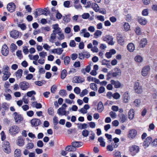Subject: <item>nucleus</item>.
Segmentation results:
<instances>
[{"instance_id": "23", "label": "nucleus", "mask_w": 157, "mask_h": 157, "mask_svg": "<svg viewBox=\"0 0 157 157\" xmlns=\"http://www.w3.org/2000/svg\"><path fill=\"white\" fill-rule=\"evenodd\" d=\"M119 117V121L121 123L124 122L127 120V116L122 113L118 115Z\"/></svg>"}, {"instance_id": "41", "label": "nucleus", "mask_w": 157, "mask_h": 157, "mask_svg": "<svg viewBox=\"0 0 157 157\" xmlns=\"http://www.w3.org/2000/svg\"><path fill=\"white\" fill-rule=\"evenodd\" d=\"M102 33L101 31L97 30L94 34V38H97L98 37L101 36Z\"/></svg>"}, {"instance_id": "3", "label": "nucleus", "mask_w": 157, "mask_h": 157, "mask_svg": "<svg viewBox=\"0 0 157 157\" xmlns=\"http://www.w3.org/2000/svg\"><path fill=\"white\" fill-rule=\"evenodd\" d=\"M134 89L135 92L137 94H140L143 91L142 87L140 85L139 82H135L134 85Z\"/></svg>"}, {"instance_id": "31", "label": "nucleus", "mask_w": 157, "mask_h": 157, "mask_svg": "<svg viewBox=\"0 0 157 157\" xmlns=\"http://www.w3.org/2000/svg\"><path fill=\"white\" fill-rule=\"evenodd\" d=\"M71 144L75 149V147H79L82 145V143L78 141L73 142Z\"/></svg>"}, {"instance_id": "2", "label": "nucleus", "mask_w": 157, "mask_h": 157, "mask_svg": "<svg viewBox=\"0 0 157 157\" xmlns=\"http://www.w3.org/2000/svg\"><path fill=\"white\" fill-rule=\"evenodd\" d=\"M137 133V131L135 129H131L128 132L127 137L130 140L133 139L136 136Z\"/></svg>"}, {"instance_id": "1", "label": "nucleus", "mask_w": 157, "mask_h": 157, "mask_svg": "<svg viewBox=\"0 0 157 157\" xmlns=\"http://www.w3.org/2000/svg\"><path fill=\"white\" fill-rule=\"evenodd\" d=\"M20 131L19 128L17 125H13L9 129V132L11 135H16Z\"/></svg>"}, {"instance_id": "35", "label": "nucleus", "mask_w": 157, "mask_h": 157, "mask_svg": "<svg viewBox=\"0 0 157 157\" xmlns=\"http://www.w3.org/2000/svg\"><path fill=\"white\" fill-rule=\"evenodd\" d=\"M98 141L100 143V146L102 147L105 146V139L102 137H100L98 138Z\"/></svg>"}, {"instance_id": "27", "label": "nucleus", "mask_w": 157, "mask_h": 157, "mask_svg": "<svg viewBox=\"0 0 157 157\" xmlns=\"http://www.w3.org/2000/svg\"><path fill=\"white\" fill-rule=\"evenodd\" d=\"M117 39L118 43L121 45H123L124 44V38L121 36V35H119L117 36Z\"/></svg>"}, {"instance_id": "4", "label": "nucleus", "mask_w": 157, "mask_h": 157, "mask_svg": "<svg viewBox=\"0 0 157 157\" xmlns=\"http://www.w3.org/2000/svg\"><path fill=\"white\" fill-rule=\"evenodd\" d=\"M129 151L132 155H134L137 153L139 151V147L134 145L129 147Z\"/></svg>"}, {"instance_id": "40", "label": "nucleus", "mask_w": 157, "mask_h": 157, "mask_svg": "<svg viewBox=\"0 0 157 157\" xmlns=\"http://www.w3.org/2000/svg\"><path fill=\"white\" fill-rule=\"evenodd\" d=\"M138 22L141 25H145L146 24L147 21L144 18L140 17L139 19Z\"/></svg>"}, {"instance_id": "52", "label": "nucleus", "mask_w": 157, "mask_h": 157, "mask_svg": "<svg viewBox=\"0 0 157 157\" xmlns=\"http://www.w3.org/2000/svg\"><path fill=\"white\" fill-rule=\"evenodd\" d=\"M88 93V91L86 89H85L82 90L80 94V96L81 97H83L84 96L87 94Z\"/></svg>"}, {"instance_id": "36", "label": "nucleus", "mask_w": 157, "mask_h": 157, "mask_svg": "<svg viewBox=\"0 0 157 157\" xmlns=\"http://www.w3.org/2000/svg\"><path fill=\"white\" fill-rule=\"evenodd\" d=\"M9 71V68L7 65L4 66L2 70V72L3 74L10 73Z\"/></svg>"}, {"instance_id": "62", "label": "nucleus", "mask_w": 157, "mask_h": 157, "mask_svg": "<svg viewBox=\"0 0 157 157\" xmlns=\"http://www.w3.org/2000/svg\"><path fill=\"white\" fill-rule=\"evenodd\" d=\"M37 146L40 147H42L44 146V144L43 141L41 140H38L37 142Z\"/></svg>"}, {"instance_id": "30", "label": "nucleus", "mask_w": 157, "mask_h": 157, "mask_svg": "<svg viewBox=\"0 0 157 157\" xmlns=\"http://www.w3.org/2000/svg\"><path fill=\"white\" fill-rule=\"evenodd\" d=\"M104 109V106L101 101L99 102L97 105V110L98 112H101Z\"/></svg>"}, {"instance_id": "56", "label": "nucleus", "mask_w": 157, "mask_h": 157, "mask_svg": "<svg viewBox=\"0 0 157 157\" xmlns=\"http://www.w3.org/2000/svg\"><path fill=\"white\" fill-rule=\"evenodd\" d=\"M36 94V92L34 90H32L28 92L27 93V95L28 97H31L33 95H35Z\"/></svg>"}, {"instance_id": "9", "label": "nucleus", "mask_w": 157, "mask_h": 157, "mask_svg": "<svg viewBox=\"0 0 157 157\" xmlns=\"http://www.w3.org/2000/svg\"><path fill=\"white\" fill-rule=\"evenodd\" d=\"M150 70V67L149 66H146L142 68L141 71V75L144 77L147 75Z\"/></svg>"}, {"instance_id": "51", "label": "nucleus", "mask_w": 157, "mask_h": 157, "mask_svg": "<svg viewBox=\"0 0 157 157\" xmlns=\"http://www.w3.org/2000/svg\"><path fill=\"white\" fill-rule=\"evenodd\" d=\"M135 60L136 62L140 63L142 61L143 58L140 56L138 55L135 57Z\"/></svg>"}, {"instance_id": "47", "label": "nucleus", "mask_w": 157, "mask_h": 157, "mask_svg": "<svg viewBox=\"0 0 157 157\" xmlns=\"http://www.w3.org/2000/svg\"><path fill=\"white\" fill-rule=\"evenodd\" d=\"M67 72L66 70L64 69L62 71L61 74V78L62 79H64L67 75Z\"/></svg>"}, {"instance_id": "57", "label": "nucleus", "mask_w": 157, "mask_h": 157, "mask_svg": "<svg viewBox=\"0 0 157 157\" xmlns=\"http://www.w3.org/2000/svg\"><path fill=\"white\" fill-rule=\"evenodd\" d=\"M135 31L136 33L138 35H140L141 33L140 29L138 27H136L135 29Z\"/></svg>"}, {"instance_id": "55", "label": "nucleus", "mask_w": 157, "mask_h": 157, "mask_svg": "<svg viewBox=\"0 0 157 157\" xmlns=\"http://www.w3.org/2000/svg\"><path fill=\"white\" fill-rule=\"evenodd\" d=\"M39 55L40 57L44 58L47 56V53L46 52L43 51L39 53Z\"/></svg>"}, {"instance_id": "60", "label": "nucleus", "mask_w": 157, "mask_h": 157, "mask_svg": "<svg viewBox=\"0 0 157 157\" xmlns=\"http://www.w3.org/2000/svg\"><path fill=\"white\" fill-rule=\"evenodd\" d=\"M74 91V92L77 94L80 93L81 90L78 87H75Z\"/></svg>"}, {"instance_id": "46", "label": "nucleus", "mask_w": 157, "mask_h": 157, "mask_svg": "<svg viewBox=\"0 0 157 157\" xmlns=\"http://www.w3.org/2000/svg\"><path fill=\"white\" fill-rule=\"evenodd\" d=\"M10 93H5L4 95L5 97V99L7 101H10L12 99V96L10 94Z\"/></svg>"}, {"instance_id": "15", "label": "nucleus", "mask_w": 157, "mask_h": 157, "mask_svg": "<svg viewBox=\"0 0 157 157\" xmlns=\"http://www.w3.org/2000/svg\"><path fill=\"white\" fill-rule=\"evenodd\" d=\"M123 101L125 103L128 102L130 99V97L128 92H126L123 95Z\"/></svg>"}, {"instance_id": "43", "label": "nucleus", "mask_w": 157, "mask_h": 157, "mask_svg": "<svg viewBox=\"0 0 157 157\" xmlns=\"http://www.w3.org/2000/svg\"><path fill=\"white\" fill-rule=\"evenodd\" d=\"M66 151H73L75 150V149L72 146L69 145L67 146L65 149Z\"/></svg>"}, {"instance_id": "25", "label": "nucleus", "mask_w": 157, "mask_h": 157, "mask_svg": "<svg viewBox=\"0 0 157 157\" xmlns=\"http://www.w3.org/2000/svg\"><path fill=\"white\" fill-rule=\"evenodd\" d=\"M128 50L130 52H133L135 49V47L134 44L132 43H129L127 46Z\"/></svg>"}, {"instance_id": "5", "label": "nucleus", "mask_w": 157, "mask_h": 157, "mask_svg": "<svg viewBox=\"0 0 157 157\" xmlns=\"http://www.w3.org/2000/svg\"><path fill=\"white\" fill-rule=\"evenodd\" d=\"M67 105L65 104H63L62 107L59 108L57 110V113L59 115H64L66 114L67 112L65 110Z\"/></svg>"}, {"instance_id": "19", "label": "nucleus", "mask_w": 157, "mask_h": 157, "mask_svg": "<svg viewBox=\"0 0 157 157\" xmlns=\"http://www.w3.org/2000/svg\"><path fill=\"white\" fill-rule=\"evenodd\" d=\"M84 81V80L83 78L80 77L75 76L73 78L72 82L77 83H82Z\"/></svg>"}, {"instance_id": "12", "label": "nucleus", "mask_w": 157, "mask_h": 157, "mask_svg": "<svg viewBox=\"0 0 157 157\" xmlns=\"http://www.w3.org/2000/svg\"><path fill=\"white\" fill-rule=\"evenodd\" d=\"M103 40L105 41H107L110 45H113L114 44L113 40V39L112 37L110 35H106L104 37Z\"/></svg>"}, {"instance_id": "63", "label": "nucleus", "mask_w": 157, "mask_h": 157, "mask_svg": "<svg viewBox=\"0 0 157 157\" xmlns=\"http://www.w3.org/2000/svg\"><path fill=\"white\" fill-rule=\"evenodd\" d=\"M73 29L75 32H77L80 30V28L79 25H75L73 27Z\"/></svg>"}, {"instance_id": "61", "label": "nucleus", "mask_w": 157, "mask_h": 157, "mask_svg": "<svg viewBox=\"0 0 157 157\" xmlns=\"http://www.w3.org/2000/svg\"><path fill=\"white\" fill-rule=\"evenodd\" d=\"M48 112L50 115H53L54 113L53 108L52 107L49 108L48 109Z\"/></svg>"}, {"instance_id": "16", "label": "nucleus", "mask_w": 157, "mask_h": 157, "mask_svg": "<svg viewBox=\"0 0 157 157\" xmlns=\"http://www.w3.org/2000/svg\"><path fill=\"white\" fill-rule=\"evenodd\" d=\"M90 107L88 104L85 105L83 107L78 110V111L81 113L84 114L87 113V110L90 108Z\"/></svg>"}, {"instance_id": "45", "label": "nucleus", "mask_w": 157, "mask_h": 157, "mask_svg": "<svg viewBox=\"0 0 157 157\" xmlns=\"http://www.w3.org/2000/svg\"><path fill=\"white\" fill-rule=\"evenodd\" d=\"M92 7L96 12H98L99 11V7L98 4L96 3H93L92 5Z\"/></svg>"}, {"instance_id": "53", "label": "nucleus", "mask_w": 157, "mask_h": 157, "mask_svg": "<svg viewBox=\"0 0 157 157\" xmlns=\"http://www.w3.org/2000/svg\"><path fill=\"white\" fill-rule=\"evenodd\" d=\"M34 144L32 142L29 143L26 146V148L28 149H32L34 147Z\"/></svg>"}, {"instance_id": "50", "label": "nucleus", "mask_w": 157, "mask_h": 157, "mask_svg": "<svg viewBox=\"0 0 157 157\" xmlns=\"http://www.w3.org/2000/svg\"><path fill=\"white\" fill-rule=\"evenodd\" d=\"M97 85L94 83H91L90 84V87L93 90L97 91Z\"/></svg>"}, {"instance_id": "48", "label": "nucleus", "mask_w": 157, "mask_h": 157, "mask_svg": "<svg viewBox=\"0 0 157 157\" xmlns=\"http://www.w3.org/2000/svg\"><path fill=\"white\" fill-rule=\"evenodd\" d=\"M3 75L2 77V79L3 81L6 80L10 77L11 74L10 73L3 74Z\"/></svg>"}, {"instance_id": "58", "label": "nucleus", "mask_w": 157, "mask_h": 157, "mask_svg": "<svg viewBox=\"0 0 157 157\" xmlns=\"http://www.w3.org/2000/svg\"><path fill=\"white\" fill-rule=\"evenodd\" d=\"M59 94L62 96H65L67 95L66 91L65 90H61L59 91Z\"/></svg>"}, {"instance_id": "29", "label": "nucleus", "mask_w": 157, "mask_h": 157, "mask_svg": "<svg viewBox=\"0 0 157 157\" xmlns=\"http://www.w3.org/2000/svg\"><path fill=\"white\" fill-rule=\"evenodd\" d=\"M63 51V50L62 48H59L53 49L52 50V52L53 53H56L59 55L61 54Z\"/></svg>"}, {"instance_id": "13", "label": "nucleus", "mask_w": 157, "mask_h": 157, "mask_svg": "<svg viewBox=\"0 0 157 157\" xmlns=\"http://www.w3.org/2000/svg\"><path fill=\"white\" fill-rule=\"evenodd\" d=\"M111 84L113 85L114 87L116 88H118L121 87L122 86L121 84L117 80L115 81L114 80H112L110 81Z\"/></svg>"}, {"instance_id": "11", "label": "nucleus", "mask_w": 157, "mask_h": 157, "mask_svg": "<svg viewBox=\"0 0 157 157\" xmlns=\"http://www.w3.org/2000/svg\"><path fill=\"white\" fill-rule=\"evenodd\" d=\"M7 10L10 12L12 13L16 9V6L13 2L10 3L7 6Z\"/></svg>"}, {"instance_id": "14", "label": "nucleus", "mask_w": 157, "mask_h": 157, "mask_svg": "<svg viewBox=\"0 0 157 157\" xmlns=\"http://www.w3.org/2000/svg\"><path fill=\"white\" fill-rule=\"evenodd\" d=\"M9 52V49L6 44L4 45L2 48V53L4 56H7Z\"/></svg>"}, {"instance_id": "21", "label": "nucleus", "mask_w": 157, "mask_h": 157, "mask_svg": "<svg viewBox=\"0 0 157 157\" xmlns=\"http://www.w3.org/2000/svg\"><path fill=\"white\" fill-rule=\"evenodd\" d=\"M17 144L19 146H22L24 144V139L21 137H18L16 141Z\"/></svg>"}, {"instance_id": "7", "label": "nucleus", "mask_w": 157, "mask_h": 157, "mask_svg": "<svg viewBox=\"0 0 157 157\" xmlns=\"http://www.w3.org/2000/svg\"><path fill=\"white\" fill-rule=\"evenodd\" d=\"M13 115L14 116V119L15 122L18 124L20 123L23 120V118L21 115L16 112H14Z\"/></svg>"}, {"instance_id": "38", "label": "nucleus", "mask_w": 157, "mask_h": 157, "mask_svg": "<svg viewBox=\"0 0 157 157\" xmlns=\"http://www.w3.org/2000/svg\"><path fill=\"white\" fill-rule=\"evenodd\" d=\"M42 9H36L34 12V14L35 16V17L36 18L39 16L42 15Z\"/></svg>"}, {"instance_id": "22", "label": "nucleus", "mask_w": 157, "mask_h": 157, "mask_svg": "<svg viewBox=\"0 0 157 157\" xmlns=\"http://www.w3.org/2000/svg\"><path fill=\"white\" fill-rule=\"evenodd\" d=\"M10 86V84L9 82L8 81L5 82L4 87L5 88V93H12V91L9 89V87Z\"/></svg>"}, {"instance_id": "59", "label": "nucleus", "mask_w": 157, "mask_h": 157, "mask_svg": "<svg viewBox=\"0 0 157 157\" xmlns=\"http://www.w3.org/2000/svg\"><path fill=\"white\" fill-rule=\"evenodd\" d=\"M17 48V47L16 44L13 43L11 44L10 48L12 52H14Z\"/></svg>"}, {"instance_id": "33", "label": "nucleus", "mask_w": 157, "mask_h": 157, "mask_svg": "<svg viewBox=\"0 0 157 157\" xmlns=\"http://www.w3.org/2000/svg\"><path fill=\"white\" fill-rule=\"evenodd\" d=\"M56 33L53 32L51 34L50 38L49 41L52 43H53L54 42V40L56 38Z\"/></svg>"}, {"instance_id": "49", "label": "nucleus", "mask_w": 157, "mask_h": 157, "mask_svg": "<svg viewBox=\"0 0 157 157\" xmlns=\"http://www.w3.org/2000/svg\"><path fill=\"white\" fill-rule=\"evenodd\" d=\"M71 59L69 56L65 57L64 59V64L66 65H67L70 62Z\"/></svg>"}, {"instance_id": "64", "label": "nucleus", "mask_w": 157, "mask_h": 157, "mask_svg": "<svg viewBox=\"0 0 157 157\" xmlns=\"http://www.w3.org/2000/svg\"><path fill=\"white\" fill-rule=\"evenodd\" d=\"M96 17L98 20L101 21H103L105 20L104 17L102 15L96 16Z\"/></svg>"}, {"instance_id": "39", "label": "nucleus", "mask_w": 157, "mask_h": 157, "mask_svg": "<svg viewBox=\"0 0 157 157\" xmlns=\"http://www.w3.org/2000/svg\"><path fill=\"white\" fill-rule=\"evenodd\" d=\"M21 150L19 149H16L14 152V156L15 157H21Z\"/></svg>"}, {"instance_id": "8", "label": "nucleus", "mask_w": 157, "mask_h": 157, "mask_svg": "<svg viewBox=\"0 0 157 157\" xmlns=\"http://www.w3.org/2000/svg\"><path fill=\"white\" fill-rule=\"evenodd\" d=\"M20 88L22 90H25L29 87V84L26 81L21 82L19 84Z\"/></svg>"}, {"instance_id": "24", "label": "nucleus", "mask_w": 157, "mask_h": 157, "mask_svg": "<svg viewBox=\"0 0 157 157\" xmlns=\"http://www.w3.org/2000/svg\"><path fill=\"white\" fill-rule=\"evenodd\" d=\"M87 80L89 82L91 81L92 82H94L98 84L100 83V81L98 79L92 77L90 76H89L87 77Z\"/></svg>"}, {"instance_id": "20", "label": "nucleus", "mask_w": 157, "mask_h": 157, "mask_svg": "<svg viewBox=\"0 0 157 157\" xmlns=\"http://www.w3.org/2000/svg\"><path fill=\"white\" fill-rule=\"evenodd\" d=\"M10 36L14 39H17L18 38L19 33V32L16 30H12L10 33Z\"/></svg>"}, {"instance_id": "28", "label": "nucleus", "mask_w": 157, "mask_h": 157, "mask_svg": "<svg viewBox=\"0 0 157 157\" xmlns=\"http://www.w3.org/2000/svg\"><path fill=\"white\" fill-rule=\"evenodd\" d=\"M147 43V41L145 38L142 39L140 42V47L141 48H144Z\"/></svg>"}, {"instance_id": "26", "label": "nucleus", "mask_w": 157, "mask_h": 157, "mask_svg": "<svg viewBox=\"0 0 157 157\" xmlns=\"http://www.w3.org/2000/svg\"><path fill=\"white\" fill-rule=\"evenodd\" d=\"M134 110L132 109H131L128 111V118L130 120H132L134 117Z\"/></svg>"}, {"instance_id": "6", "label": "nucleus", "mask_w": 157, "mask_h": 157, "mask_svg": "<svg viewBox=\"0 0 157 157\" xmlns=\"http://www.w3.org/2000/svg\"><path fill=\"white\" fill-rule=\"evenodd\" d=\"M3 147L4 151L6 153L9 154L11 152L10 143L8 141H6L4 142Z\"/></svg>"}, {"instance_id": "54", "label": "nucleus", "mask_w": 157, "mask_h": 157, "mask_svg": "<svg viewBox=\"0 0 157 157\" xmlns=\"http://www.w3.org/2000/svg\"><path fill=\"white\" fill-rule=\"evenodd\" d=\"M120 95L118 92H116L113 94V98L115 99H118L120 98Z\"/></svg>"}, {"instance_id": "10", "label": "nucleus", "mask_w": 157, "mask_h": 157, "mask_svg": "<svg viewBox=\"0 0 157 157\" xmlns=\"http://www.w3.org/2000/svg\"><path fill=\"white\" fill-rule=\"evenodd\" d=\"M111 74L112 76L114 77H119L121 75V70L119 68H115L113 69V72Z\"/></svg>"}, {"instance_id": "37", "label": "nucleus", "mask_w": 157, "mask_h": 157, "mask_svg": "<svg viewBox=\"0 0 157 157\" xmlns=\"http://www.w3.org/2000/svg\"><path fill=\"white\" fill-rule=\"evenodd\" d=\"M23 71L21 69L18 70L15 73L16 77L17 79L20 78L21 76L22 73Z\"/></svg>"}, {"instance_id": "42", "label": "nucleus", "mask_w": 157, "mask_h": 157, "mask_svg": "<svg viewBox=\"0 0 157 157\" xmlns=\"http://www.w3.org/2000/svg\"><path fill=\"white\" fill-rule=\"evenodd\" d=\"M56 33H57L59 36V37H58V39L59 40H62L64 38V36L63 34L61 32V30L58 32H57Z\"/></svg>"}, {"instance_id": "34", "label": "nucleus", "mask_w": 157, "mask_h": 157, "mask_svg": "<svg viewBox=\"0 0 157 157\" xmlns=\"http://www.w3.org/2000/svg\"><path fill=\"white\" fill-rule=\"evenodd\" d=\"M52 27L54 29L53 31V32L57 33V32L61 30V29L59 27V25L58 24H55L53 25Z\"/></svg>"}, {"instance_id": "32", "label": "nucleus", "mask_w": 157, "mask_h": 157, "mask_svg": "<svg viewBox=\"0 0 157 157\" xmlns=\"http://www.w3.org/2000/svg\"><path fill=\"white\" fill-rule=\"evenodd\" d=\"M123 29L125 31H128L129 30L130 26L129 24L127 22L123 23Z\"/></svg>"}, {"instance_id": "44", "label": "nucleus", "mask_w": 157, "mask_h": 157, "mask_svg": "<svg viewBox=\"0 0 157 157\" xmlns=\"http://www.w3.org/2000/svg\"><path fill=\"white\" fill-rule=\"evenodd\" d=\"M141 103L140 100L139 99H136L133 102L132 105L136 107H138L140 106Z\"/></svg>"}, {"instance_id": "18", "label": "nucleus", "mask_w": 157, "mask_h": 157, "mask_svg": "<svg viewBox=\"0 0 157 157\" xmlns=\"http://www.w3.org/2000/svg\"><path fill=\"white\" fill-rule=\"evenodd\" d=\"M152 141V138L150 137H148L144 141L143 143V146L145 148L148 147Z\"/></svg>"}, {"instance_id": "17", "label": "nucleus", "mask_w": 157, "mask_h": 157, "mask_svg": "<svg viewBox=\"0 0 157 157\" xmlns=\"http://www.w3.org/2000/svg\"><path fill=\"white\" fill-rule=\"evenodd\" d=\"M31 123L33 126L36 127L40 124V121L39 119L34 118L31 120Z\"/></svg>"}]
</instances>
